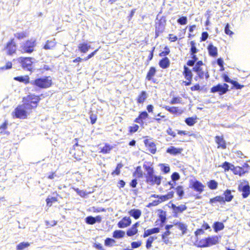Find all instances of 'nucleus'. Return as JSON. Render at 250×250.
Here are the masks:
<instances>
[{
    "instance_id": "35",
    "label": "nucleus",
    "mask_w": 250,
    "mask_h": 250,
    "mask_svg": "<svg viewBox=\"0 0 250 250\" xmlns=\"http://www.w3.org/2000/svg\"><path fill=\"white\" fill-rule=\"evenodd\" d=\"M156 239V236H150L148 238L146 243V247L147 249H150L152 247V243Z\"/></svg>"
},
{
    "instance_id": "3",
    "label": "nucleus",
    "mask_w": 250,
    "mask_h": 250,
    "mask_svg": "<svg viewBox=\"0 0 250 250\" xmlns=\"http://www.w3.org/2000/svg\"><path fill=\"white\" fill-rule=\"evenodd\" d=\"M36 45V39L31 38L21 44L20 50L22 53H31L34 51V48Z\"/></svg>"
},
{
    "instance_id": "40",
    "label": "nucleus",
    "mask_w": 250,
    "mask_h": 250,
    "mask_svg": "<svg viewBox=\"0 0 250 250\" xmlns=\"http://www.w3.org/2000/svg\"><path fill=\"white\" fill-rule=\"evenodd\" d=\"M198 76V77L200 78L203 79L204 77V76H205L206 78H208L209 77V75L208 74V73H205L204 71L202 69H200L199 71H198L197 72H196Z\"/></svg>"
},
{
    "instance_id": "62",
    "label": "nucleus",
    "mask_w": 250,
    "mask_h": 250,
    "mask_svg": "<svg viewBox=\"0 0 250 250\" xmlns=\"http://www.w3.org/2000/svg\"><path fill=\"white\" fill-rule=\"evenodd\" d=\"M175 185V181H173L172 180V181H170V182H167L165 184V186L166 187H167V186H170V187L169 188L170 189H171V188H174Z\"/></svg>"
},
{
    "instance_id": "52",
    "label": "nucleus",
    "mask_w": 250,
    "mask_h": 250,
    "mask_svg": "<svg viewBox=\"0 0 250 250\" xmlns=\"http://www.w3.org/2000/svg\"><path fill=\"white\" fill-rule=\"evenodd\" d=\"M112 149V147L109 145H105L102 149L101 152L104 153H108L111 149Z\"/></svg>"
},
{
    "instance_id": "27",
    "label": "nucleus",
    "mask_w": 250,
    "mask_h": 250,
    "mask_svg": "<svg viewBox=\"0 0 250 250\" xmlns=\"http://www.w3.org/2000/svg\"><path fill=\"white\" fill-rule=\"evenodd\" d=\"M156 72V70L155 68L154 67H151L147 74L146 77V79L149 81L151 80L152 77L155 75Z\"/></svg>"
},
{
    "instance_id": "58",
    "label": "nucleus",
    "mask_w": 250,
    "mask_h": 250,
    "mask_svg": "<svg viewBox=\"0 0 250 250\" xmlns=\"http://www.w3.org/2000/svg\"><path fill=\"white\" fill-rule=\"evenodd\" d=\"M123 165L121 164H118L116 169L113 172V174L115 173L116 175H118L120 173V169L122 167Z\"/></svg>"
},
{
    "instance_id": "34",
    "label": "nucleus",
    "mask_w": 250,
    "mask_h": 250,
    "mask_svg": "<svg viewBox=\"0 0 250 250\" xmlns=\"http://www.w3.org/2000/svg\"><path fill=\"white\" fill-rule=\"evenodd\" d=\"M224 195L225 196V202H230L233 198V196L231 194V191L230 190L227 189L224 192Z\"/></svg>"
},
{
    "instance_id": "43",
    "label": "nucleus",
    "mask_w": 250,
    "mask_h": 250,
    "mask_svg": "<svg viewBox=\"0 0 250 250\" xmlns=\"http://www.w3.org/2000/svg\"><path fill=\"white\" fill-rule=\"evenodd\" d=\"M15 36L17 39L21 40L26 37L27 36V34L26 32H21L17 33L16 34H15Z\"/></svg>"
},
{
    "instance_id": "30",
    "label": "nucleus",
    "mask_w": 250,
    "mask_h": 250,
    "mask_svg": "<svg viewBox=\"0 0 250 250\" xmlns=\"http://www.w3.org/2000/svg\"><path fill=\"white\" fill-rule=\"evenodd\" d=\"M184 74L185 75V78L187 80L190 81L192 79V73L190 70L187 67V66H184Z\"/></svg>"
},
{
    "instance_id": "6",
    "label": "nucleus",
    "mask_w": 250,
    "mask_h": 250,
    "mask_svg": "<svg viewBox=\"0 0 250 250\" xmlns=\"http://www.w3.org/2000/svg\"><path fill=\"white\" fill-rule=\"evenodd\" d=\"M35 59L30 57H20L18 59V61L21 64L24 69L29 71H32L33 69V63Z\"/></svg>"
},
{
    "instance_id": "48",
    "label": "nucleus",
    "mask_w": 250,
    "mask_h": 250,
    "mask_svg": "<svg viewBox=\"0 0 250 250\" xmlns=\"http://www.w3.org/2000/svg\"><path fill=\"white\" fill-rule=\"evenodd\" d=\"M160 166L161 167V170L164 173H167L169 172L170 168L167 165L161 164Z\"/></svg>"
},
{
    "instance_id": "31",
    "label": "nucleus",
    "mask_w": 250,
    "mask_h": 250,
    "mask_svg": "<svg viewBox=\"0 0 250 250\" xmlns=\"http://www.w3.org/2000/svg\"><path fill=\"white\" fill-rule=\"evenodd\" d=\"M216 202L224 203L225 200L224 197L221 196H217L210 199L209 203L210 204L215 203Z\"/></svg>"
},
{
    "instance_id": "8",
    "label": "nucleus",
    "mask_w": 250,
    "mask_h": 250,
    "mask_svg": "<svg viewBox=\"0 0 250 250\" xmlns=\"http://www.w3.org/2000/svg\"><path fill=\"white\" fill-rule=\"evenodd\" d=\"M238 189L242 192L243 198H247L250 193V186L247 181L241 183L238 187Z\"/></svg>"
},
{
    "instance_id": "22",
    "label": "nucleus",
    "mask_w": 250,
    "mask_h": 250,
    "mask_svg": "<svg viewBox=\"0 0 250 250\" xmlns=\"http://www.w3.org/2000/svg\"><path fill=\"white\" fill-rule=\"evenodd\" d=\"M232 171L234 174L239 175L240 176H242L246 172L243 168L239 167H234V166L233 167Z\"/></svg>"
},
{
    "instance_id": "10",
    "label": "nucleus",
    "mask_w": 250,
    "mask_h": 250,
    "mask_svg": "<svg viewBox=\"0 0 250 250\" xmlns=\"http://www.w3.org/2000/svg\"><path fill=\"white\" fill-rule=\"evenodd\" d=\"M190 185L191 188L199 193H201L204 190L205 186L198 181L192 180L190 182Z\"/></svg>"
},
{
    "instance_id": "19",
    "label": "nucleus",
    "mask_w": 250,
    "mask_h": 250,
    "mask_svg": "<svg viewBox=\"0 0 250 250\" xmlns=\"http://www.w3.org/2000/svg\"><path fill=\"white\" fill-rule=\"evenodd\" d=\"M182 151V148H176L173 146H171L167 149V152L171 155H176L180 154Z\"/></svg>"
},
{
    "instance_id": "18",
    "label": "nucleus",
    "mask_w": 250,
    "mask_h": 250,
    "mask_svg": "<svg viewBox=\"0 0 250 250\" xmlns=\"http://www.w3.org/2000/svg\"><path fill=\"white\" fill-rule=\"evenodd\" d=\"M160 232V229L158 228H154L150 229L145 230L143 237L146 238L151 234L157 233Z\"/></svg>"
},
{
    "instance_id": "54",
    "label": "nucleus",
    "mask_w": 250,
    "mask_h": 250,
    "mask_svg": "<svg viewBox=\"0 0 250 250\" xmlns=\"http://www.w3.org/2000/svg\"><path fill=\"white\" fill-rule=\"evenodd\" d=\"M142 245L141 241L133 242L131 244V246L132 249L138 248L140 247Z\"/></svg>"
},
{
    "instance_id": "37",
    "label": "nucleus",
    "mask_w": 250,
    "mask_h": 250,
    "mask_svg": "<svg viewBox=\"0 0 250 250\" xmlns=\"http://www.w3.org/2000/svg\"><path fill=\"white\" fill-rule=\"evenodd\" d=\"M147 96L146 92L142 91L138 96L137 101L139 103H143L146 99Z\"/></svg>"
},
{
    "instance_id": "12",
    "label": "nucleus",
    "mask_w": 250,
    "mask_h": 250,
    "mask_svg": "<svg viewBox=\"0 0 250 250\" xmlns=\"http://www.w3.org/2000/svg\"><path fill=\"white\" fill-rule=\"evenodd\" d=\"M171 208L173 209V212L174 213V216L175 217L177 216V214L182 212L187 208V207L185 205H181L179 206H176L174 204H172Z\"/></svg>"
},
{
    "instance_id": "41",
    "label": "nucleus",
    "mask_w": 250,
    "mask_h": 250,
    "mask_svg": "<svg viewBox=\"0 0 250 250\" xmlns=\"http://www.w3.org/2000/svg\"><path fill=\"white\" fill-rule=\"evenodd\" d=\"M233 167V165L227 162H225L222 165V167L225 171H228L229 169L232 170Z\"/></svg>"
},
{
    "instance_id": "5",
    "label": "nucleus",
    "mask_w": 250,
    "mask_h": 250,
    "mask_svg": "<svg viewBox=\"0 0 250 250\" xmlns=\"http://www.w3.org/2000/svg\"><path fill=\"white\" fill-rule=\"evenodd\" d=\"M30 83L41 88H46L51 85L52 80L50 77H44L32 81Z\"/></svg>"
},
{
    "instance_id": "33",
    "label": "nucleus",
    "mask_w": 250,
    "mask_h": 250,
    "mask_svg": "<svg viewBox=\"0 0 250 250\" xmlns=\"http://www.w3.org/2000/svg\"><path fill=\"white\" fill-rule=\"evenodd\" d=\"M55 45L56 42L54 40L47 41L44 46V48L45 49H52L55 46Z\"/></svg>"
},
{
    "instance_id": "26",
    "label": "nucleus",
    "mask_w": 250,
    "mask_h": 250,
    "mask_svg": "<svg viewBox=\"0 0 250 250\" xmlns=\"http://www.w3.org/2000/svg\"><path fill=\"white\" fill-rule=\"evenodd\" d=\"M207 243L208 247L215 245L218 242V238L217 236H212L210 237L207 238Z\"/></svg>"
},
{
    "instance_id": "61",
    "label": "nucleus",
    "mask_w": 250,
    "mask_h": 250,
    "mask_svg": "<svg viewBox=\"0 0 250 250\" xmlns=\"http://www.w3.org/2000/svg\"><path fill=\"white\" fill-rule=\"evenodd\" d=\"M225 33L227 35H231L233 34V32L230 31L229 29V25L227 24L225 27Z\"/></svg>"
},
{
    "instance_id": "51",
    "label": "nucleus",
    "mask_w": 250,
    "mask_h": 250,
    "mask_svg": "<svg viewBox=\"0 0 250 250\" xmlns=\"http://www.w3.org/2000/svg\"><path fill=\"white\" fill-rule=\"evenodd\" d=\"M181 103V98L180 97H174L172 98L170 103L171 104H180Z\"/></svg>"
},
{
    "instance_id": "38",
    "label": "nucleus",
    "mask_w": 250,
    "mask_h": 250,
    "mask_svg": "<svg viewBox=\"0 0 250 250\" xmlns=\"http://www.w3.org/2000/svg\"><path fill=\"white\" fill-rule=\"evenodd\" d=\"M224 228V226L222 223L216 222L214 224V229L215 232L222 230Z\"/></svg>"
},
{
    "instance_id": "44",
    "label": "nucleus",
    "mask_w": 250,
    "mask_h": 250,
    "mask_svg": "<svg viewBox=\"0 0 250 250\" xmlns=\"http://www.w3.org/2000/svg\"><path fill=\"white\" fill-rule=\"evenodd\" d=\"M198 246L199 247H208L207 238L202 239L198 242Z\"/></svg>"
},
{
    "instance_id": "21",
    "label": "nucleus",
    "mask_w": 250,
    "mask_h": 250,
    "mask_svg": "<svg viewBox=\"0 0 250 250\" xmlns=\"http://www.w3.org/2000/svg\"><path fill=\"white\" fill-rule=\"evenodd\" d=\"M128 214L135 219H138L141 216L142 212L138 209H132L128 211Z\"/></svg>"
},
{
    "instance_id": "14",
    "label": "nucleus",
    "mask_w": 250,
    "mask_h": 250,
    "mask_svg": "<svg viewBox=\"0 0 250 250\" xmlns=\"http://www.w3.org/2000/svg\"><path fill=\"white\" fill-rule=\"evenodd\" d=\"M131 223V220L129 217H124L118 223V226L120 228H125L129 226Z\"/></svg>"
},
{
    "instance_id": "17",
    "label": "nucleus",
    "mask_w": 250,
    "mask_h": 250,
    "mask_svg": "<svg viewBox=\"0 0 250 250\" xmlns=\"http://www.w3.org/2000/svg\"><path fill=\"white\" fill-rule=\"evenodd\" d=\"M139 226V223L138 222H136L135 224H134L132 227L129 229L127 232L126 234L128 236H132L136 234L138 232L137 227Z\"/></svg>"
},
{
    "instance_id": "28",
    "label": "nucleus",
    "mask_w": 250,
    "mask_h": 250,
    "mask_svg": "<svg viewBox=\"0 0 250 250\" xmlns=\"http://www.w3.org/2000/svg\"><path fill=\"white\" fill-rule=\"evenodd\" d=\"M125 235V231L121 230H116L114 231L113 237L116 239L123 238Z\"/></svg>"
},
{
    "instance_id": "60",
    "label": "nucleus",
    "mask_w": 250,
    "mask_h": 250,
    "mask_svg": "<svg viewBox=\"0 0 250 250\" xmlns=\"http://www.w3.org/2000/svg\"><path fill=\"white\" fill-rule=\"evenodd\" d=\"M148 115L146 111L142 112L140 113L139 115V118L141 120H144L146 119L148 117Z\"/></svg>"
},
{
    "instance_id": "55",
    "label": "nucleus",
    "mask_w": 250,
    "mask_h": 250,
    "mask_svg": "<svg viewBox=\"0 0 250 250\" xmlns=\"http://www.w3.org/2000/svg\"><path fill=\"white\" fill-rule=\"evenodd\" d=\"M191 45V54H193L197 52V49L195 46V43L193 41L190 42Z\"/></svg>"
},
{
    "instance_id": "47",
    "label": "nucleus",
    "mask_w": 250,
    "mask_h": 250,
    "mask_svg": "<svg viewBox=\"0 0 250 250\" xmlns=\"http://www.w3.org/2000/svg\"><path fill=\"white\" fill-rule=\"evenodd\" d=\"M196 118H188L186 119L185 122L186 124L190 126L193 125L196 122L195 121Z\"/></svg>"
},
{
    "instance_id": "49",
    "label": "nucleus",
    "mask_w": 250,
    "mask_h": 250,
    "mask_svg": "<svg viewBox=\"0 0 250 250\" xmlns=\"http://www.w3.org/2000/svg\"><path fill=\"white\" fill-rule=\"evenodd\" d=\"M178 226V228L183 231V233H185L187 230V226L185 224L182 223H178L176 224Z\"/></svg>"
},
{
    "instance_id": "53",
    "label": "nucleus",
    "mask_w": 250,
    "mask_h": 250,
    "mask_svg": "<svg viewBox=\"0 0 250 250\" xmlns=\"http://www.w3.org/2000/svg\"><path fill=\"white\" fill-rule=\"evenodd\" d=\"M178 22L181 25H185L187 23V19L186 17H182L178 20Z\"/></svg>"
},
{
    "instance_id": "13",
    "label": "nucleus",
    "mask_w": 250,
    "mask_h": 250,
    "mask_svg": "<svg viewBox=\"0 0 250 250\" xmlns=\"http://www.w3.org/2000/svg\"><path fill=\"white\" fill-rule=\"evenodd\" d=\"M215 141L218 145V148H221L222 149H224L226 148V141L224 139L223 137L222 136H216L215 137Z\"/></svg>"
},
{
    "instance_id": "9",
    "label": "nucleus",
    "mask_w": 250,
    "mask_h": 250,
    "mask_svg": "<svg viewBox=\"0 0 250 250\" xmlns=\"http://www.w3.org/2000/svg\"><path fill=\"white\" fill-rule=\"evenodd\" d=\"M4 50L7 54L9 55L16 52V45L13 40H11L7 43Z\"/></svg>"
},
{
    "instance_id": "2",
    "label": "nucleus",
    "mask_w": 250,
    "mask_h": 250,
    "mask_svg": "<svg viewBox=\"0 0 250 250\" xmlns=\"http://www.w3.org/2000/svg\"><path fill=\"white\" fill-rule=\"evenodd\" d=\"M32 112L30 109L26 108V106L22 104L18 106L15 108L14 111L12 113L14 117L21 119H24L27 118Z\"/></svg>"
},
{
    "instance_id": "45",
    "label": "nucleus",
    "mask_w": 250,
    "mask_h": 250,
    "mask_svg": "<svg viewBox=\"0 0 250 250\" xmlns=\"http://www.w3.org/2000/svg\"><path fill=\"white\" fill-rule=\"evenodd\" d=\"M73 189L80 196L83 197L87 195L86 192L83 190H80L78 188H73Z\"/></svg>"
},
{
    "instance_id": "23",
    "label": "nucleus",
    "mask_w": 250,
    "mask_h": 250,
    "mask_svg": "<svg viewBox=\"0 0 250 250\" xmlns=\"http://www.w3.org/2000/svg\"><path fill=\"white\" fill-rule=\"evenodd\" d=\"M209 54L212 57H216L217 55V49L212 44H210L208 47Z\"/></svg>"
},
{
    "instance_id": "46",
    "label": "nucleus",
    "mask_w": 250,
    "mask_h": 250,
    "mask_svg": "<svg viewBox=\"0 0 250 250\" xmlns=\"http://www.w3.org/2000/svg\"><path fill=\"white\" fill-rule=\"evenodd\" d=\"M57 201V199L55 197H48L46 200L47 205L49 206H51L52 203L56 202Z\"/></svg>"
},
{
    "instance_id": "7",
    "label": "nucleus",
    "mask_w": 250,
    "mask_h": 250,
    "mask_svg": "<svg viewBox=\"0 0 250 250\" xmlns=\"http://www.w3.org/2000/svg\"><path fill=\"white\" fill-rule=\"evenodd\" d=\"M229 85L227 84H218L211 88L212 93L219 92L220 95H222L227 92L228 90Z\"/></svg>"
},
{
    "instance_id": "64",
    "label": "nucleus",
    "mask_w": 250,
    "mask_h": 250,
    "mask_svg": "<svg viewBox=\"0 0 250 250\" xmlns=\"http://www.w3.org/2000/svg\"><path fill=\"white\" fill-rule=\"evenodd\" d=\"M232 84L237 89H241L243 87V85H240L238 83L234 81H233Z\"/></svg>"
},
{
    "instance_id": "56",
    "label": "nucleus",
    "mask_w": 250,
    "mask_h": 250,
    "mask_svg": "<svg viewBox=\"0 0 250 250\" xmlns=\"http://www.w3.org/2000/svg\"><path fill=\"white\" fill-rule=\"evenodd\" d=\"M172 180L173 181H176L180 179V175L177 172L173 173L171 175Z\"/></svg>"
},
{
    "instance_id": "4",
    "label": "nucleus",
    "mask_w": 250,
    "mask_h": 250,
    "mask_svg": "<svg viewBox=\"0 0 250 250\" xmlns=\"http://www.w3.org/2000/svg\"><path fill=\"white\" fill-rule=\"evenodd\" d=\"M146 169L147 171L146 176V182L152 185L154 184L159 185L161 182V177L153 174L154 171L152 167L146 166Z\"/></svg>"
},
{
    "instance_id": "11",
    "label": "nucleus",
    "mask_w": 250,
    "mask_h": 250,
    "mask_svg": "<svg viewBox=\"0 0 250 250\" xmlns=\"http://www.w3.org/2000/svg\"><path fill=\"white\" fill-rule=\"evenodd\" d=\"M165 21L160 20L158 23H156L155 36L156 38L158 37L159 34L162 33L165 29Z\"/></svg>"
},
{
    "instance_id": "15",
    "label": "nucleus",
    "mask_w": 250,
    "mask_h": 250,
    "mask_svg": "<svg viewBox=\"0 0 250 250\" xmlns=\"http://www.w3.org/2000/svg\"><path fill=\"white\" fill-rule=\"evenodd\" d=\"M144 143L146 146L148 148L149 151L151 153L154 154L156 150V148L154 143L148 139L145 140Z\"/></svg>"
},
{
    "instance_id": "36",
    "label": "nucleus",
    "mask_w": 250,
    "mask_h": 250,
    "mask_svg": "<svg viewBox=\"0 0 250 250\" xmlns=\"http://www.w3.org/2000/svg\"><path fill=\"white\" fill-rule=\"evenodd\" d=\"M30 245V244L28 242H21L17 246L16 249L18 250H22L28 247Z\"/></svg>"
},
{
    "instance_id": "50",
    "label": "nucleus",
    "mask_w": 250,
    "mask_h": 250,
    "mask_svg": "<svg viewBox=\"0 0 250 250\" xmlns=\"http://www.w3.org/2000/svg\"><path fill=\"white\" fill-rule=\"evenodd\" d=\"M85 221L86 223L90 225H93L95 223L94 217L92 216L87 217L85 218Z\"/></svg>"
},
{
    "instance_id": "20",
    "label": "nucleus",
    "mask_w": 250,
    "mask_h": 250,
    "mask_svg": "<svg viewBox=\"0 0 250 250\" xmlns=\"http://www.w3.org/2000/svg\"><path fill=\"white\" fill-rule=\"evenodd\" d=\"M159 66L163 69H166L170 65L169 59L167 57L163 58L159 62Z\"/></svg>"
},
{
    "instance_id": "29",
    "label": "nucleus",
    "mask_w": 250,
    "mask_h": 250,
    "mask_svg": "<svg viewBox=\"0 0 250 250\" xmlns=\"http://www.w3.org/2000/svg\"><path fill=\"white\" fill-rule=\"evenodd\" d=\"M166 110L168 111L171 113H179L181 114L182 113V111L180 109H178V108L176 107H169L168 106H166L164 107Z\"/></svg>"
},
{
    "instance_id": "25",
    "label": "nucleus",
    "mask_w": 250,
    "mask_h": 250,
    "mask_svg": "<svg viewBox=\"0 0 250 250\" xmlns=\"http://www.w3.org/2000/svg\"><path fill=\"white\" fill-rule=\"evenodd\" d=\"M174 195V192L173 191H170L167 194L165 195H159V200L161 201V203L162 202L165 201L166 200H169L173 198Z\"/></svg>"
},
{
    "instance_id": "39",
    "label": "nucleus",
    "mask_w": 250,
    "mask_h": 250,
    "mask_svg": "<svg viewBox=\"0 0 250 250\" xmlns=\"http://www.w3.org/2000/svg\"><path fill=\"white\" fill-rule=\"evenodd\" d=\"M176 191L177 194L178 195L180 199L182 198L184 195V192L183 190V188L181 186H179L176 188Z\"/></svg>"
},
{
    "instance_id": "42",
    "label": "nucleus",
    "mask_w": 250,
    "mask_h": 250,
    "mask_svg": "<svg viewBox=\"0 0 250 250\" xmlns=\"http://www.w3.org/2000/svg\"><path fill=\"white\" fill-rule=\"evenodd\" d=\"M208 185L209 188L211 189H215L217 188L218 184L214 180H211L208 183Z\"/></svg>"
},
{
    "instance_id": "32",
    "label": "nucleus",
    "mask_w": 250,
    "mask_h": 250,
    "mask_svg": "<svg viewBox=\"0 0 250 250\" xmlns=\"http://www.w3.org/2000/svg\"><path fill=\"white\" fill-rule=\"evenodd\" d=\"M14 79L18 81L24 83L25 84L30 83V82H29V77L28 76L17 77H15Z\"/></svg>"
},
{
    "instance_id": "16",
    "label": "nucleus",
    "mask_w": 250,
    "mask_h": 250,
    "mask_svg": "<svg viewBox=\"0 0 250 250\" xmlns=\"http://www.w3.org/2000/svg\"><path fill=\"white\" fill-rule=\"evenodd\" d=\"M79 50L83 53H86L89 49L91 48V45L89 43L87 42H82L79 43L78 46Z\"/></svg>"
},
{
    "instance_id": "1",
    "label": "nucleus",
    "mask_w": 250,
    "mask_h": 250,
    "mask_svg": "<svg viewBox=\"0 0 250 250\" xmlns=\"http://www.w3.org/2000/svg\"><path fill=\"white\" fill-rule=\"evenodd\" d=\"M41 98L39 96L34 94H29L23 98V104L26 106V108L32 111L35 109L39 103Z\"/></svg>"
},
{
    "instance_id": "59",
    "label": "nucleus",
    "mask_w": 250,
    "mask_h": 250,
    "mask_svg": "<svg viewBox=\"0 0 250 250\" xmlns=\"http://www.w3.org/2000/svg\"><path fill=\"white\" fill-rule=\"evenodd\" d=\"M169 52H170V51H169V48L167 47H166L165 48V51H164L162 52H161V53H160L159 55L161 57L165 56L168 55L169 54Z\"/></svg>"
},
{
    "instance_id": "57",
    "label": "nucleus",
    "mask_w": 250,
    "mask_h": 250,
    "mask_svg": "<svg viewBox=\"0 0 250 250\" xmlns=\"http://www.w3.org/2000/svg\"><path fill=\"white\" fill-rule=\"evenodd\" d=\"M139 127L138 125H132L129 127V131L131 133L135 132L136 131H137L138 130V129H139Z\"/></svg>"
},
{
    "instance_id": "24",
    "label": "nucleus",
    "mask_w": 250,
    "mask_h": 250,
    "mask_svg": "<svg viewBox=\"0 0 250 250\" xmlns=\"http://www.w3.org/2000/svg\"><path fill=\"white\" fill-rule=\"evenodd\" d=\"M170 234L171 232L170 230H166V231L162 234V241L167 245L171 243L168 238V236Z\"/></svg>"
},
{
    "instance_id": "63",
    "label": "nucleus",
    "mask_w": 250,
    "mask_h": 250,
    "mask_svg": "<svg viewBox=\"0 0 250 250\" xmlns=\"http://www.w3.org/2000/svg\"><path fill=\"white\" fill-rule=\"evenodd\" d=\"M167 133L173 136V137H175L176 136V133L174 131H173L171 128H168L167 130Z\"/></svg>"
}]
</instances>
